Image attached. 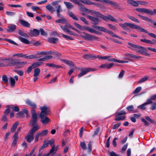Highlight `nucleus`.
<instances>
[{
	"label": "nucleus",
	"instance_id": "obj_1",
	"mask_svg": "<svg viewBox=\"0 0 156 156\" xmlns=\"http://www.w3.org/2000/svg\"><path fill=\"white\" fill-rule=\"evenodd\" d=\"M0 60L2 61H7L9 62L7 65H5V66H16L18 69L23 67L27 63L26 61L20 62L19 59H11L9 58H1Z\"/></svg>",
	"mask_w": 156,
	"mask_h": 156
},
{
	"label": "nucleus",
	"instance_id": "obj_2",
	"mask_svg": "<svg viewBox=\"0 0 156 156\" xmlns=\"http://www.w3.org/2000/svg\"><path fill=\"white\" fill-rule=\"evenodd\" d=\"M119 25L123 28V29L126 30H129V28H129L132 29H137L140 32L144 33H147V31L143 28L137 25L133 24L130 23H129L126 22L124 23H119Z\"/></svg>",
	"mask_w": 156,
	"mask_h": 156
},
{
	"label": "nucleus",
	"instance_id": "obj_3",
	"mask_svg": "<svg viewBox=\"0 0 156 156\" xmlns=\"http://www.w3.org/2000/svg\"><path fill=\"white\" fill-rule=\"evenodd\" d=\"M89 12H90L91 15L100 17L105 21H107L108 20H109L112 21L117 22L116 20L110 15H108L106 16L101 14L98 11L91 10H89Z\"/></svg>",
	"mask_w": 156,
	"mask_h": 156
},
{
	"label": "nucleus",
	"instance_id": "obj_4",
	"mask_svg": "<svg viewBox=\"0 0 156 156\" xmlns=\"http://www.w3.org/2000/svg\"><path fill=\"white\" fill-rule=\"evenodd\" d=\"M40 126H34L29 132L28 135L25 136L27 141L30 143L34 139L35 133L40 128Z\"/></svg>",
	"mask_w": 156,
	"mask_h": 156
},
{
	"label": "nucleus",
	"instance_id": "obj_5",
	"mask_svg": "<svg viewBox=\"0 0 156 156\" xmlns=\"http://www.w3.org/2000/svg\"><path fill=\"white\" fill-rule=\"evenodd\" d=\"M32 117L29 123V124L32 126H39L37 125V115L35 110L34 109L31 110Z\"/></svg>",
	"mask_w": 156,
	"mask_h": 156
},
{
	"label": "nucleus",
	"instance_id": "obj_6",
	"mask_svg": "<svg viewBox=\"0 0 156 156\" xmlns=\"http://www.w3.org/2000/svg\"><path fill=\"white\" fill-rule=\"evenodd\" d=\"M83 35H80V37L84 39L87 40L92 41L95 40H98V38L95 36L83 32Z\"/></svg>",
	"mask_w": 156,
	"mask_h": 156
},
{
	"label": "nucleus",
	"instance_id": "obj_7",
	"mask_svg": "<svg viewBox=\"0 0 156 156\" xmlns=\"http://www.w3.org/2000/svg\"><path fill=\"white\" fill-rule=\"evenodd\" d=\"M156 99V94H154L150 98L148 99L147 101L142 104V105L139 106L138 108L141 109L143 110H145L146 108L145 106L147 105H148L153 102V101L155 100Z\"/></svg>",
	"mask_w": 156,
	"mask_h": 156
},
{
	"label": "nucleus",
	"instance_id": "obj_8",
	"mask_svg": "<svg viewBox=\"0 0 156 156\" xmlns=\"http://www.w3.org/2000/svg\"><path fill=\"white\" fill-rule=\"evenodd\" d=\"M41 110V112L40 115H47L50 114V110L48 107L43 106L40 108Z\"/></svg>",
	"mask_w": 156,
	"mask_h": 156
},
{
	"label": "nucleus",
	"instance_id": "obj_9",
	"mask_svg": "<svg viewBox=\"0 0 156 156\" xmlns=\"http://www.w3.org/2000/svg\"><path fill=\"white\" fill-rule=\"evenodd\" d=\"M48 131V129L42 130L40 132H37L35 136V141L37 142L38 140L39 137H43L47 135Z\"/></svg>",
	"mask_w": 156,
	"mask_h": 156
},
{
	"label": "nucleus",
	"instance_id": "obj_10",
	"mask_svg": "<svg viewBox=\"0 0 156 156\" xmlns=\"http://www.w3.org/2000/svg\"><path fill=\"white\" fill-rule=\"evenodd\" d=\"M87 17L88 19L92 21V24L94 25L98 24L101 21L100 19L98 18L95 17L90 15H87Z\"/></svg>",
	"mask_w": 156,
	"mask_h": 156
},
{
	"label": "nucleus",
	"instance_id": "obj_11",
	"mask_svg": "<svg viewBox=\"0 0 156 156\" xmlns=\"http://www.w3.org/2000/svg\"><path fill=\"white\" fill-rule=\"evenodd\" d=\"M80 70L81 71V72L78 75V77H81L90 71H94L95 70H94L93 69L91 68H84L82 69H81Z\"/></svg>",
	"mask_w": 156,
	"mask_h": 156
},
{
	"label": "nucleus",
	"instance_id": "obj_12",
	"mask_svg": "<svg viewBox=\"0 0 156 156\" xmlns=\"http://www.w3.org/2000/svg\"><path fill=\"white\" fill-rule=\"evenodd\" d=\"M41 122L44 125H46L50 122V119L46 115H40Z\"/></svg>",
	"mask_w": 156,
	"mask_h": 156
},
{
	"label": "nucleus",
	"instance_id": "obj_13",
	"mask_svg": "<svg viewBox=\"0 0 156 156\" xmlns=\"http://www.w3.org/2000/svg\"><path fill=\"white\" fill-rule=\"evenodd\" d=\"M109 4L111 5L112 7L115 9H118L119 10L122 9V8L120 7L119 4L116 2L110 1Z\"/></svg>",
	"mask_w": 156,
	"mask_h": 156
},
{
	"label": "nucleus",
	"instance_id": "obj_14",
	"mask_svg": "<svg viewBox=\"0 0 156 156\" xmlns=\"http://www.w3.org/2000/svg\"><path fill=\"white\" fill-rule=\"evenodd\" d=\"M83 27L84 29L87 30L90 33H94L97 34H100V33L99 32L96 30L90 27H86L85 26H83Z\"/></svg>",
	"mask_w": 156,
	"mask_h": 156
},
{
	"label": "nucleus",
	"instance_id": "obj_15",
	"mask_svg": "<svg viewBox=\"0 0 156 156\" xmlns=\"http://www.w3.org/2000/svg\"><path fill=\"white\" fill-rule=\"evenodd\" d=\"M156 10L154 9V11L144 8H142V12L150 15H153L155 12Z\"/></svg>",
	"mask_w": 156,
	"mask_h": 156
},
{
	"label": "nucleus",
	"instance_id": "obj_16",
	"mask_svg": "<svg viewBox=\"0 0 156 156\" xmlns=\"http://www.w3.org/2000/svg\"><path fill=\"white\" fill-rule=\"evenodd\" d=\"M93 27L95 29L100 31H102L105 33H107L108 31L106 28L103 27L94 26H93Z\"/></svg>",
	"mask_w": 156,
	"mask_h": 156
},
{
	"label": "nucleus",
	"instance_id": "obj_17",
	"mask_svg": "<svg viewBox=\"0 0 156 156\" xmlns=\"http://www.w3.org/2000/svg\"><path fill=\"white\" fill-rule=\"evenodd\" d=\"M8 29H7L6 30L8 32H12L14 31L16 28L15 25L11 24L8 26Z\"/></svg>",
	"mask_w": 156,
	"mask_h": 156
},
{
	"label": "nucleus",
	"instance_id": "obj_18",
	"mask_svg": "<svg viewBox=\"0 0 156 156\" xmlns=\"http://www.w3.org/2000/svg\"><path fill=\"white\" fill-rule=\"evenodd\" d=\"M19 22L22 25L27 27H30V24L27 21L23 20H19Z\"/></svg>",
	"mask_w": 156,
	"mask_h": 156
},
{
	"label": "nucleus",
	"instance_id": "obj_19",
	"mask_svg": "<svg viewBox=\"0 0 156 156\" xmlns=\"http://www.w3.org/2000/svg\"><path fill=\"white\" fill-rule=\"evenodd\" d=\"M125 55L128 57V58L126 59L128 60L129 59V58H128L135 59H138L140 57V56H138L134 55L129 53L125 54Z\"/></svg>",
	"mask_w": 156,
	"mask_h": 156
},
{
	"label": "nucleus",
	"instance_id": "obj_20",
	"mask_svg": "<svg viewBox=\"0 0 156 156\" xmlns=\"http://www.w3.org/2000/svg\"><path fill=\"white\" fill-rule=\"evenodd\" d=\"M127 3L134 6H138L139 5L138 1L136 2L133 0H128Z\"/></svg>",
	"mask_w": 156,
	"mask_h": 156
},
{
	"label": "nucleus",
	"instance_id": "obj_21",
	"mask_svg": "<svg viewBox=\"0 0 156 156\" xmlns=\"http://www.w3.org/2000/svg\"><path fill=\"white\" fill-rule=\"evenodd\" d=\"M56 150L55 149V145L53 144V146H52L51 149L48 154H49V155L50 154L51 155L53 156L56 153Z\"/></svg>",
	"mask_w": 156,
	"mask_h": 156
},
{
	"label": "nucleus",
	"instance_id": "obj_22",
	"mask_svg": "<svg viewBox=\"0 0 156 156\" xmlns=\"http://www.w3.org/2000/svg\"><path fill=\"white\" fill-rule=\"evenodd\" d=\"M4 40L5 41L7 42H9L16 45L18 46V44L16 43V42H15V41H13V40L9 39L7 38H4V39H2V38H1L0 37V41H3Z\"/></svg>",
	"mask_w": 156,
	"mask_h": 156
},
{
	"label": "nucleus",
	"instance_id": "obj_23",
	"mask_svg": "<svg viewBox=\"0 0 156 156\" xmlns=\"http://www.w3.org/2000/svg\"><path fill=\"white\" fill-rule=\"evenodd\" d=\"M19 125V122H16L12 126L11 130L10 132L12 133H13L15 131L17 128V126Z\"/></svg>",
	"mask_w": 156,
	"mask_h": 156
},
{
	"label": "nucleus",
	"instance_id": "obj_24",
	"mask_svg": "<svg viewBox=\"0 0 156 156\" xmlns=\"http://www.w3.org/2000/svg\"><path fill=\"white\" fill-rule=\"evenodd\" d=\"M26 103L29 105L31 106L34 108H36L37 107V105L35 104L31 101L29 100H27L26 101Z\"/></svg>",
	"mask_w": 156,
	"mask_h": 156
},
{
	"label": "nucleus",
	"instance_id": "obj_25",
	"mask_svg": "<svg viewBox=\"0 0 156 156\" xmlns=\"http://www.w3.org/2000/svg\"><path fill=\"white\" fill-rule=\"evenodd\" d=\"M46 8L48 10L52 13H53L55 11L54 8L50 4H48L46 5Z\"/></svg>",
	"mask_w": 156,
	"mask_h": 156
},
{
	"label": "nucleus",
	"instance_id": "obj_26",
	"mask_svg": "<svg viewBox=\"0 0 156 156\" xmlns=\"http://www.w3.org/2000/svg\"><path fill=\"white\" fill-rule=\"evenodd\" d=\"M64 3L65 5L67 8L69 9H71L73 7V5L70 2H64Z\"/></svg>",
	"mask_w": 156,
	"mask_h": 156
},
{
	"label": "nucleus",
	"instance_id": "obj_27",
	"mask_svg": "<svg viewBox=\"0 0 156 156\" xmlns=\"http://www.w3.org/2000/svg\"><path fill=\"white\" fill-rule=\"evenodd\" d=\"M58 39L55 37H51L48 39V41L51 43H55L58 41Z\"/></svg>",
	"mask_w": 156,
	"mask_h": 156
},
{
	"label": "nucleus",
	"instance_id": "obj_28",
	"mask_svg": "<svg viewBox=\"0 0 156 156\" xmlns=\"http://www.w3.org/2000/svg\"><path fill=\"white\" fill-rule=\"evenodd\" d=\"M68 13L69 16L73 20L77 21L79 20L78 18L76 16H75L72 12L69 11L68 12Z\"/></svg>",
	"mask_w": 156,
	"mask_h": 156
},
{
	"label": "nucleus",
	"instance_id": "obj_29",
	"mask_svg": "<svg viewBox=\"0 0 156 156\" xmlns=\"http://www.w3.org/2000/svg\"><path fill=\"white\" fill-rule=\"evenodd\" d=\"M46 66L49 67H53L56 68H62V66L56 65L52 63H46Z\"/></svg>",
	"mask_w": 156,
	"mask_h": 156
},
{
	"label": "nucleus",
	"instance_id": "obj_30",
	"mask_svg": "<svg viewBox=\"0 0 156 156\" xmlns=\"http://www.w3.org/2000/svg\"><path fill=\"white\" fill-rule=\"evenodd\" d=\"M83 58L85 59H88L91 58H96V56L91 54H85L83 56Z\"/></svg>",
	"mask_w": 156,
	"mask_h": 156
},
{
	"label": "nucleus",
	"instance_id": "obj_31",
	"mask_svg": "<svg viewBox=\"0 0 156 156\" xmlns=\"http://www.w3.org/2000/svg\"><path fill=\"white\" fill-rule=\"evenodd\" d=\"M11 83V86L12 87H14L15 84V81L14 78L13 77H10L9 79Z\"/></svg>",
	"mask_w": 156,
	"mask_h": 156
},
{
	"label": "nucleus",
	"instance_id": "obj_32",
	"mask_svg": "<svg viewBox=\"0 0 156 156\" xmlns=\"http://www.w3.org/2000/svg\"><path fill=\"white\" fill-rule=\"evenodd\" d=\"M128 44L129 46H128L127 47L131 49H132L133 48H137L138 46V45L134 44L128 42Z\"/></svg>",
	"mask_w": 156,
	"mask_h": 156
},
{
	"label": "nucleus",
	"instance_id": "obj_33",
	"mask_svg": "<svg viewBox=\"0 0 156 156\" xmlns=\"http://www.w3.org/2000/svg\"><path fill=\"white\" fill-rule=\"evenodd\" d=\"M107 33L110 34L112 36L114 37H115L116 38H119V39L123 40V39L122 38L118 36H117L115 34H114L112 31L111 30H108L107 32Z\"/></svg>",
	"mask_w": 156,
	"mask_h": 156
},
{
	"label": "nucleus",
	"instance_id": "obj_34",
	"mask_svg": "<svg viewBox=\"0 0 156 156\" xmlns=\"http://www.w3.org/2000/svg\"><path fill=\"white\" fill-rule=\"evenodd\" d=\"M81 2L83 3L86 4L88 5H97V4H94V3L92 2L89 0L82 1H81Z\"/></svg>",
	"mask_w": 156,
	"mask_h": 156
},
{
	"label": "nucleus",
	"instance_id": "obj_35",
	"mask_svg": "<svg viewBox=\"0 0 156 156\" xmlns=\"http://www.w3.org/2000/svg\"><path fill=\"white\" fill-rule=\"evenodd\" d=\"M34 73L33 75L34 76H38L39 75L40 72V70L39 68H36L34 70Z\"/></svg>",
	"mask_w": 156,
	"mask_h": 156
},
{
	"label": "nucleus",
	"instance_id": "obj_36",
	"mask_svg": "<svg viewBox=\"0 0 156 156\" xmlns=\"http://www.w3.org/2000/svg\"><path fill=\"white\" fill-rule=\"evenodd\" d=\"M128 17L132 21L136 22L138 23H139V21L136 19L134 17L129 15H127Z\"/></svg>",
	"mask_w": 156,
	"mask_h": 156
},
{
	"label": "nucleus",
	"instance_id": "obj_37",
	"mask_svg": "<svg viewBox=\"0 0 156 156\" xmlns=\"http://www.w3.org/2000/svg\"><path fill=\"white\" fill-rule=\"evenodd\" d=\"M149 78V76H145L143 78L141 79L138 81V83H141L143 82H144L146 81Z\"/></svg>",
	"mask_w": 156,
	"mask_h": 156
},
{
	"label": "nucleus",
	"instance_id": "obj_38",
	"mask_svg": "<svg viewBox=\"0 0 156 156\" xmlns=\"http://www.w3.org/2000/svg\"><path fill=\"white\" fill-rule=\"evenodd\" d=\"M140 41L141 42H145L146 43L150 44H154V43L153 41L150 40L146 39H140Z\"/></svg>",
	"mask_w": 156,
	"mask_h": 156
},
{
	"label": "nucleus",
	"instance_id": "obj_39",
	"mask_svg": "<svg viewBox=\"0 0 156 156\" xmlns=\"http://www.w3.org/2000/svg\"><path fill=\"white\" fill-rule=\"evenodd\" d=\"M137 48L139 49L137 52L140 54H143L144 51L145 50V49L144 47L139 46H138Z\"/></svg>",
	"mask_w": 156,
	"mask_h": 156
},
{
	"label": "nucleus",
	"instance_id": "obj_40",
	"mask_svg": "<svg viewBox=\"0 0 156 156\" xmlns=\"http://www.w3.org/2000/svg\"><path fill=\"white\" fill-rule=\"evenodd\" d=\"M43 63L41 62H35L32 64V66L34 68H36L41 65Z\"/></svg>",
	"mask_w": 156,
	"mask_h": 156
},
{
	"label": "nucleus",
	"instance_id": "obj_41",
	"mask_svg": "<svg viewBox=\"0 0 156 156\" xmlns=\"http://www.w3.org/2000/svg\"><path fill=\"white\" fill-rule=\"evenodd\" d=\"M19 39L21 42L25 44H28L29 43V41L28 40L22 37H19Z\"/></svg>",
	"mask_w": 156,
	"mask_h": 156
},
{
	"label": "nucleus",
	"instance_id": "obj_42",
	"mask_svg": "<svg viewBox=\"0 0 156 156\" xmlns=\"http://www.w3.org/2000/svg\"><path fill=\"white\" fill-rule=\"evenodd\" d=\"M48 145V143H47L46 141H44L43 142V144L42 146L40 148L39 150V152L42 149H44L45 148L47 147Z\"/></svg>",
	"mask_w": 156,
	"mask_h": 156
},
{
	"label": "nucleus",
	"instance_id": "obj_43",
	"mask_svg": "<svg viewBox=\"0 0 156 156\" xmlns=\"http://www.w3.org/2000/svg\"><path fill=\"white\" fill-rule=\"evenodd\" d=\"M18 34L22 36L25 37H28V35L26 33L24 32L23 31L21 30H19L18 31Z\"/></svg>",
	"mask_w": 156,
	"mask_h": 156
},
{
	"label": "nucleus",
	"instance_id": "obj_44",
	"mask_svg": "<svg viewBox=\"0 0 156 156\" xmlns=\"http://www.w3.org/2000/svg\"><path fill=\"white\" fill-rule=\"evenodd\" d=\"M2 81H3L5 83L8 84V78L7 76L4 75L2 76Z\"/></svg>",
	"mask_w": 156,
	"mask_h": 156
},
{
	"label": "nucleus",
	"instance_id": "obj_45",
	"mask_svg": "<svg viewBox=\"0 0 156 156\" xmlns=\"http://www.w3.org/2000/svg\"><path fill=\"white\" fill-rule=\"evenodd\" d=\"M116 118L115 119V121H119L120 120H123L125 119L126 118V116L124 115L120 116H117L116 117Z\"/></svg>",
	"mask_w": 156,
	"mask_h": 156
},
{
	"label": "nucleus",
	"instance_id": "obj_46",
	"mask_svg": "<svg viewBox=\"0 0 156 156\" xmlns=\"http://www.w3.org/2000/svg\"><path fill=\"white\" fill-rule=\"evenodd\" d=\"M55 22L57 23H65L66 22V20L65 18H62L60 19H58L55 21Z\"/></svg>",
	"mask_w": 156,
	"mask_h": 156
},
{
	"label": "nucleus",
	"instance_id": "obj_47",
	"mask_svg": "<svg viewBox=\"0 0 156 156\" xmlns=\"http://www.w3.org/2000/svg\"><path fill=\"white\" fill-rule=\"evenodd\" d=\"M55 8L56 9V12H61L62 11V9L61 5L55 6Z\"/></svg>",
	"mask_w": 156,
	"mask_h": 156
},
{
	"label": "nucleus",
	"instance_id": "obj_48",
	"mask_svg": "<svg viewBox=\"0 0 156 156\" xmlns=\"http://www.w3.org/2000/svg\"><path fill=\"white\" fill-rule=\"evenodd\" d=\"M55 8L56 9V12H61L62 11V9L61 5L55 6Z\"/></svg>",
	"mask_w": 156,
	"mask_h": 156
},
{
	"label": "nucleus",
	"instance_id": "obj_49",
	"mask_svg": "<svg viewBox=\"0 0 156 156\" xmlns=\"http://www.w3.org/2000/svg\"><path fill=\"white\" fill-rule=\"evenodd\" d=\"M25 58L27 59H32L35 58H37V57L35 55H31L28 56H27L26 55H24V57Z\"/></svg>",
	"mask_w": 156,
	"mask_h": 156
},
{
	"label": "nucleus",
	"instance_id": "obj_50",
	"mask_svg": "<svg viewBox=\"0 0 156 156\" xmlns=\"http://www.w3.org/2000/svg\"><path fill=\"white\" fill-rule=\"evenodd\" d=\"M16 116L19 118H22L23 117L24 114L23 112L20 111L16 114Z\"/></svg>",
	"mask_w": 156,
	"mask_h": 156
},
{
	"label": "nucleus",
	"instance_id": "obj_51",
	"mask_svg": "<svg viewBox=\"0 0 156 156\" xmlns=\"http://www.w3.org/2000/svg\"><path fill=\"white\" fill-rule=\"evenodd\" d=\"M40 31L41 33V35L43 36H46L47 35V33L45 32L44 30L42 28H40Z\"/></svg>",
	"mask_w": 156,
	"mask_h": 156
},
{
	"label": "nucleus",
	"instance_id": "obj_52",
	"mask_svg": "<svg viewBox=\"0 0 156 156\" xmlns=\"http://www.w3.org/2000/svg\"><path fill=\"white\" fill-rule=\"evenodd\" d=\"M80 146L81 147L83 150H86L87 149L86 144L84 141L81 142Z\"/></svg>",
	"mask_w": 156,
	"mask_h": 156
},
{
	"label": "nucleus",
	"instance_id": "obj_53",
	"mask_svg": "<svg viewBox=\"0 0 156 156\" xmlns=\"http://www.w3.org/2000/svg\"><path fill=\"white\" fill-rule=\"evenodd\" d=\"M74 24L75 26L76 27L79 29L80 30H83V29H84L83 27H82L80 24L78 23H74Z\"/></svg>",
	"mask_w": 156,
	"mask_h": 156
},
{
	"label": "nucleus",
	"instance_id": "obj_54",
	"mask_svg": "<svg viewBox=\"0 0 156 156\" xmlns=\"http://www.w3.org/2000/svg\"><path fill=\"white\" fill-rule=\"evenodd\" d=\"M61 2V1L60 0L54 1L51 2V4L52 5L55 6H55L59 5L58 4L59 3Z\"/></svg>",
	"mask_w": 156,
	"mask_h": 156
},
{
	"label": "nucleus",
	"instance_id": "obj_55",
	"mask_svg": "<svg viewBox=\"0 0 156 156\" xmlns=\"http://www.w3.org/2000/svg\"><path fill=\"white\" fill-rule=\"evenodd\" d=\"M92 142L91 141L89 142L88 146V152H90L92 149Z\"/></svg>",
	"mask_w": 156,
	"mask_h": 156
},
{
	"label": "nucleus",
	"instance_id": "obj_56",
	"mask_svg": "<svg viewBox=\"0 0 156 156\" xmlns=\"http://www.w3.org/2000/svg\"><path fill=\"white\" fill-rule=\"evenodd\" d=\"M141 90V87H138L136 88L133 91V93L134 94H137Z\"/></svg>",
	"mask_w": 156,
	"mask_h": 156
},
{
	"label": "nucleus",
	"instance_id": "obj_57",
	"mask_svg": "<svg viewBox=\"0 0 156 156\" xmlns=\"http://www.w3.org/2000/svg\"><path fill=\"white\" fill-rule=\"evenodd\" d=\"M126 112L123 110H122L119 112L117 113V114L115 116V117H116L117 116H119L122 115H126Z\"/></svg>",
	"mask_w": 156,
	"mask_h": 156
},
{
	"label": "nucleus",
	"instance_id": "obj_58",
	"mask_svg": "<svg viewBox=\"0 0 156 156\" xmlns=\"http://www.w3.org/2000/svg\"><path fill=\"white\" fill-rule=\"evenodd\" d=\"M8 6H10L11 7H14V8H17V7H21L22 6L20 5H13V4H9L8 5Z\"/></svg>",
	"mask_w": 156,
	"mask_h": 156
},
{
	"label": "nucleus",
	"instance_id": "obj_59",
	"mask_svg": "<svg viewBox=\"0 0 156 156\" xmlns=\"http://www.w3.org/2000/svg\"><path fill=\"white\" fill-rule=\"evenodd\" d=\"M141 120L142 122L144 123L145 126H148L149 125V123L144 118H142Z\"/></svg>",
	"mask_w": 156,
	"mask_h": 156
},
{
	"label": "nucleus",
	"instance_id": "obj_60",
	"mask_svg": "<svg viewBox=\"0 0 156 156\" xmlns=\"http://www.w3.org/2000/svg\"><path fill=\"white\" fill-rule=\"evenodd\" d=\"M126 109L128 111L131 112L134 110V108L133 105H130L126 108Z\"/></svg>",
	"mask_w": 156,
	"mask_h": 156
},
{
	"label": "nucleus",
	"instance_id": "obj_61",
	"mask_svg": "<svg viewBox=\"0 0 156 156\" xmlns=\"http://www.w3.org/2000/svg\"><path fill=\"white\" fill-rule=\"evenodd\" d=\"M80 19L84 23L86 24H88V22L85 19V18L83 17H81L80 18Z\"/></svg>",
	"mask_w": 156,
	"mask_h": 156
},
{
	"label": "nucleus",
	"instance_id": "obj_62",
	"mask_svg": "<svg viewBox=\"0 0 156 156\" xmlns=\"http://www.w3.org/2000/svg\"><path fill=\"white\" fill-rule=\"evenodd\" d=\"M124 73L125 71L123 70H122L119 75V78H122L123 77Z\"/></svg>",
	"mask_w": 156,
	"mask_h": 156
},
{
	"label": "nucleus",
	"instance_id": "obj_63",
	"mask_svg": "<svg viewBox=\"0 0 156 156\" xmlns=\"http://www.w3.org/2000/svg\"><path fill=\"white\" fill-rule=\"evenodd\" d=\"M121 125V123L120 122L118 123L115 124L114 126L112 128L113 129H115L118 128Z\"/></svg>",
	"mask_w": 156,
	"mask_h": 156
},
{
	"label": "nucleus",
	"instance_id": "obj_64",
	"mask_svg": "<svg viewBox=\"0 0 156 156\" xmlns=\"http://www.w3.org/2000/svg\"><path fill=\"white\" fill-rule=\"evenodd\" d=\"M36 146H34L32 149L30 153L28 154H26L28 156H31L36 150Z\"/></svg>",
	"mask_w": 156,
	"mask_h": 156
}]
</instances>
